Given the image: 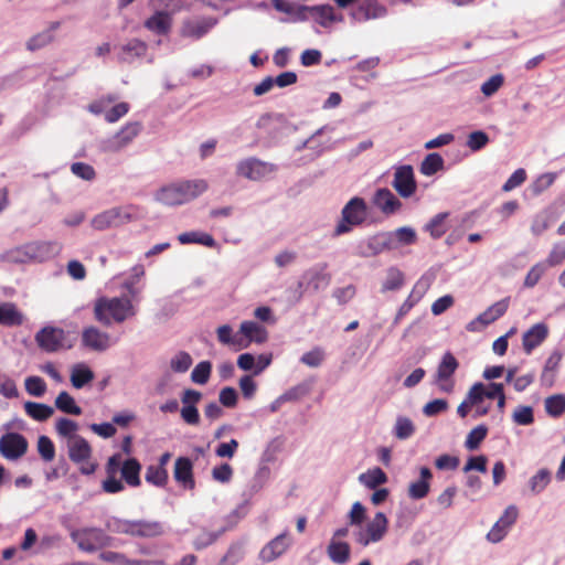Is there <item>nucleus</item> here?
I'll return each instance as SVG.
<instances>
[{
    "mask_svg": "<svg viewBox=\"0 0 565 565\" xmlns=\"http://www.w3.org/2000/svg\"><path fill=\"white\" fill-rule=\"evenodd\" d=\"M488 428L484 425H479L470 430L468 434L465 446L469 450L477 449L483 439L487 437Z\"/></svg>",
    "mask_w": 565,
    "mask_h": 565,
    "instance_id": "obj_50",
    "label": "nucleus"
},
{
    "mask_svg": "<svg viewBox=\"0 0 565 565\" xmlns=\"http://www.w3.org/2000/svg\"><path fill=\"white\" fill-rule=\"evenodd\" d=\"M25 391L34 397H41L46 393L47 386L45 381L40 376H29L24 382Z\"/></svg>",
    "mask_w": 565,
    "mask_h": 565,
    "instance_id": "obj_49",
    "label": "nucleus"
},
{
    "mask_svg": "<svg viewBox=\"0 0 565 565\" xmlns=\"http://www.w3.org/2000/svg\"><path fill=\"white\" fill-rule=\"evenodd\" d=\"M55 429L61 437L72 440L73 437L77 436L76 431L78 429V425L70 418L61 417L55 423Z\"/></svg>",
    "mask_w": 565,
    "mask_h": 565,
    "instance_id": "obj_48",
    "label": "nucleus"
},
{
    "mask_svg": "<svg viewBox=\"0 0 565 565\" xmlns=\"http://www.w3.org/2000/svg\"><path fill=\"white\" fill-rule=\"evenodd\" d=\"M373 203L384 214H393L402 207V202L386 188L375 192Z\"/></svg>",
    "mask_w": 565,
    "mask_h": 565,
    "instance_id": "obj_24",
    "label": "nucleus"
},
{
    "mask_svg": "<svg viewBox=\"0 0 565 565\" xmlns=\"http://www.w3.org/2000/svg\"><path fill=\"white\" fill-rule=\"evenodd\" d=\"M276 171V166L257 158H247L237 162L236 174L250 181H260Z\"/></svg>",
    "mask_w": 565,
    "mask_h": 565,
    "instance_id": "obj_8",
    "label": "nucleus"
},
{
    "mask_svg": "<svg viewBox=\"0 0 565 565\" xmlns=\"http://www.w3.org/2000/svg\"><path fill=\"white\" fill-rule=\"evenodd\" d=\"M444 169V159L437 153H428L420 163L419 171L426 177L436 174Z\"/></svg>",
    "mask_w": 565,
    "mask_h": 565,
    "instance_id": "obj_39",
    "label": "nucleus"
},
{
    "mask_svg": "<svg viewBox=\"0 0 565 565\" xmlns=\"http://www.w3.org/2000/svg\"><path fill=\"white\" fill-rule=\"evenodd\" d=\"M171 14L166 11H157L145 21V28L158 35L168 34L171 30Z\"/></svg>",
    "mask_w": 565,
    "mask_h": 565,
    "instance_id": "obj_27",
    "label": "nucleus"
},
{
    "mask_svg": "<svg viewBox=\"0 0 565 565\" xmlns=\"http://www.w3.org/2000/svg\"><path fill=\"white\" fill-rule=\"evenodd\" d=\"M565 260V242L554 244L551 249L546 264L551 267L562 264Z\"/></svg>",
    "mask_w": 565,
    "mask_h": 565,
    "instance_id": "obj_62",
    "label": "nucleus"
},
{
    "mask_svg": "<svg viewBox=\"0 0 565 565\" xmlns=\"http://www.w3.org/2000/svg\"><path fill=\"white\" fill-rule=\"evenodd\" d=\"M548 337V327L545 323H535L522 337L523 350L526 354L541 345Z\"/></svg>",
    "mask_w": 565,
    "mask_h": 565,
    "instance_id": "obj_22",
    "label": "nucleus"
},
{
    "mask_svg": "<svg viewBox=\"0 0 565 565\" xmlns=\"http://www.w3.org/2000/svg\"><path fill=\"white\" fill-rule=\"evenodd\" d=\"M388 520L383 512L375 513L374 518L366 524L365 531L373 542H380L386 534Z\"/></svg>",
    "mask_w": 565,
    "mask_h": 565,
    "instance_id": "obj_32",
    "label": "nucleus"
},
{
    "mask_svg": "<svg viewBox=\"0 0 565 565\" xmlns=\"http://www.w3.org/2000/svg\"><path fill=\"white\" fill-rule=\"evenodd\" d=\"M192 365V358L188 352L180 351L171 359L170 366L174 372L184 373Z\"/></svg>",
    "mask_w": 565,
    "mask_h": 565,
    "instance_id": "obj_54",
    "label": "nucleus"
},
{
    "mask_svg": "<svg viewBox=\"0 0 565 565\" xmlns=\"http://www.w3.org/2000/svg\"><path fill=\"white\" fill-rule=\"evenodd\" d=\"M305 10L309 13L310 18L324 28L333 22L342 21V15H337L333 7L330 4L306 7Z\"/></svg>",
    "mask_w": 565,
    "mask_h": 565,
    "instance_id": "obj_26",
    "label": "nucleus"
},
{
    "mask_svg": "<svg viewBox=\"0 0 565 565\" xmlns=\"http://www.w3.org/2000/svg\"><path fill=\"white\" fill-rule=\"evenodd\" d=\"M55 407L68 415L78 416L82 408L76 404L74 397L66 391L61 392L55 398Z\"/></svg>",
    "mask_w": 565,
    "mask_h": 565,
    "instance_id": "obj_38",
    "label": "nucleus"
},
{
    "mask_svg": "<svg viewBox=\"0 0 565 565\" xmlns=\"http://www.w3.org/2000/svg\"><path fill=\"white\" fill-rule=\"evenodd\" d=\"M24 411L28 416L38 422H45L54 414L52 406L36 402H25Z\"/></svg>",
    "mask_w": 565,
    "mask_h": 565,
    "instance_id": "obj_37",
    "label": "nucleus"
},
{
    "mask_svg": "<svg viewBox=\"0 0 565 565\" xmlns=\"http://www.w3.org/2000/svg\"><path fill=\"white\" fill-rule=\"evenodd\" d=\"M181 244H201L206 247H215L216 242L211 234L200 232H185L178 236Z\"/></svg>",
    "mask_w": 565,
    "mask_h": 565,
    "instance_id": "obj_40",
    "label": "nucleus"
},
{
    "mask_svg": "<svg viewBox=\"0 0 565 565\" xmlns=\"http://www.w3.org/2000/svg\"><path fill=\"white\" fill-rule=\"evenodd\" d=\"M131 215L124 211L122 207H113L95 215L90 225L97 231H105L113 226H119L128 223Z\"/></svg>",
    "mask_w": 565,
    "mask_h": 565,
    "instance_id": "obj_12",
    "label": "nucleus"
},
{
    "mask_svg": "<svg viewBox=\"0 0 565 565\" xmlns=\"http://www.w3.org/2000/svg\"><path fill=\"white\" fill-rule=\"evenodd\" d=\"M458 361L452 353L444 354L437 369L436 384L441 392L451 393L455 386L452 375L458 369Z\"/></svg>",
    "mask_w": 565,
    "mask_h": 565,
    "instance_id": "obj_11",
    "label": "nucleus"
},
{
    "mask_svg": "<svg viewBox=\"0 0 565 565\" xmlns=\"http://www.w3.org/2000/svg\"><path fill=\"white\" fill-rule=\"evenodd\" d=\"M34 262H44L57 253L56 245L51 242H31Z\"/></svg>",
    "mask_w": 565,
    "mask_h": 565,
    "instance_id": "obj_42",
    "label": "nucleus"
},
{
    "mask_svg": "<svg viewBox=\"0 0 565 565\" xmlns=\"http://www.w3.org/2000/svg\"><path fill=\"white\" fill-rule=\"evenodd\" d=\"M116 341L104 331H100L96 327L84 328L82 332V343L85 348L93 351L103 352L109 349Z\"/></svg>",
    "mask_w": 565,
    "mask_h": 565,
    "instance_id": "obj_16",
    "label": "nucleus"
},
{
    "mask_svg": "<svg viewBox=\"0 0 565 565\" xmlns=\"http://www.w3.org/2000/svg\"><path fill=\"white\" fill-rule=\"evenodd\" d=\"M35 341L45 352H56L64 347L65 332L61 328L44 327L35 334Z\"/></svg>",
    "mask_w": 565,
    "mask_h": 565,
    "instance_id": "obj_14",
    "label": "nucleus"
},
{
    "mask_svg": "<svg viewBox=\"0 0 565 565\" xmlns=\"http://www.w3.org/2000/svg\"><path fill=\"white\" fill-rule=\"evenodd\" d=\"M448 216H449L448 212H443V213L436 214L425 225L424 230L429 233L431 238H434V239L440 238L449 230V225L447 223Z\"/></svg>",
    "mask_w": 565,
    "mask_h": 565,
    "instance_id": "obj_36",
    "label": "nucleus"
},
{
    "mask_svg": "<svg viewBox=\"0 0 565 565\" xmlns=\"http://www.w3.org/2000/svg\"><path fill=\"white\" fill-rule=\"evenodd\" d=\"M367 246L373 255H377L385 249L392 248V237L388 233L376 234L369 239Z\"/></svg>",
    "mask_w": 565,
    "mask_h": 565,
    "instance_id": "obj_46",
    "label": "nucleus"
},
{
    "mask_svg": "<svg viewBox=\"0 0 565 565\" xmlns=\"http://www.w3.org/2000/svg\"><path fill=\"white\" fill-rule=\"evenodd\" d=\"M429 289V282L423 278L416 281L414 285L411 294L406 298V300L402 303L399 307L396 317L395 322L397 323L401 321L413 308L416 306L423 297L426 295V292Z\"/></svg>",
    "mask_w": 565,
    "mask_h": 565,
    "instance_id": "obj_20",
    "label": "nucleus"
},
{
    "mask_svg": "<svg viewBox=\"0 0 565 565\" xmlns=\"http://www.w3.org/2000/svg\"><path fill=\"white\" fill-rule=\"evenodd\" d=\"M545 270H546L545 263H537L534 266H532L525 276L524 286L526 288H533L534 286H536V284L540 281V279L544 275Z\"/></svg>",
    "mask_w": 565,
    "mask_h": 565,
    "instance_id": "obj_56",
    "label": "nucleus"
},
{
    "mask_svg": "<svg viewBox=\"0 0 565 565\" xmlns=\"http://www.w3.org/2000/svg\"><path fill=\"white\" fill-rule=\"evenodd\" d=\"M415 427L407 417H398L395 424V436L398 439L409 438L414 434Z\"/></svg>",
    "mask_w": 565,
    "mask_h": 565,
    "instance_id": "obj_57",
    "label": "nucleus"
},
{
    "mask_svg": "<svg viewBox=\"0 0 565 565\" xmlns=\"http://www.w3.org/2000/svg\"><path fill=\"white\" fill-rule=\"evenodd\" d=\"M489 142V137L486 132L478 130L473 131L468 136L467 146L472 151H478L484 148Z\"/></svg>",
    "mask_w": 565,
    "mask_h": 565,
    "instance_id": "obj_61",
    "label": "nucleus"
},
{
    "mask_svg": "<svg viewBox=\"0 0 565 565\" xmlns=\"http://www.w3.org/2000/svg\"><path fill=\"white\" fill-rule=\"evenodd\" d=\"M94 377V372L84 363H77L71 370V383L74 388H83L90 383Z\"/></svg>",
    "mask_w": 565,
    "mask_h": 565,
    "instance_id": "obj_34",
    "label": "nucleus"
},
{
    "mask_svg": "<svg viewBox=\"0 0 565 565\" xmlns=\"http://www.w3.org/2000/svg\"><path fill=\"white\" fill-rule=\"evenodd\" d=\"M173 477L184 489L193 490L195 488L193 463L190 458L179 457L175 459Z\"/></svg>",
    "mask_w": 565,
    "mask_h": 565,
    "instance_id": "obj_21",
    "label": "nucleus"
},
{
    "mask_svg": "<svg viewBox=\"0 0 565 565\" xmlns=\"http://www.w3.org/2000/svg\"><path fill=\"white\" fill-rule=\"evenodd\" d=\"M513 420L518 425H531L534 422L533 409L530 406H519L513 413Z\"/></svg>",
    "mask_w": 565,
    "mask_h": 565,
    "instance_id": "obj_63",
    "label": "nucleus"
},
{
    "mask_svg": "<svg viewBox=\"0 0 565 565\" xmlns=\"http://www.w3.org/2000/svg\"><path fill=\"white\" fill-rule=\"evenodd\" d=\"M386 14V7L381 4L377 0H363L351 15L354 20L364 22L384 18Z\"/></svg>",
    "mask_w": 565,
    "mask_h": 565,
    "instance_id": "obj_19",
    "label": "nucleus"
},
{
    "mask_svg": "<svg viewBox=\"0 0 565 565\" xmlns=\"http://www.w3.org/2000/svg\"><path fill=\"white\" fill-rule=\"evenodd\" d=\"M510 306V297H505L490 307H488L482 313H480L476 319L471 320L466 329L470 332H479L484 327L491 324L497 321L499 318L504 316Z\"/></svg>",
    "mask_w": 565,
    "mask_h": 565,
    "instance_id": "obj_10",
    "label": "nucleus"
},
{
    "mask_svg": "<svg viewBox=\"0 0 565 565\" xmlns=\"http://www.w3.org/2000/svg\"><path fill=\"white\" fill-rule=\"evenodd\" d=\"M551 481V472L543 468L540 469L531 479L530 488L533 493L542 492Z\"/></svg>",
    "mask_w": 565,
    "mask_h": 565,
    "instance_id": "obj_51",
    "label": "nucleus"
},
{
    "mask_svg": "<svg viewBox=\"0 0 565 565\" xmlns=\"http://www.w3.org/2000/svg\"><path fill=\"white\" fill-rule=\"evenodd\" d=\"M38 452L45 462H51L55 458V446L47 436L39 437Z\"/></svg>",
    "mask_w": 565,
    "mask_h": 565,
    "instance_id": "obj_53",
    "label": "nucleus"
},
{
    "mask_svg": "<svg viewBox=\"0 0 565 565\" xmlns=\"http://www.w3.org/2000/svg\"><path fill=\"white\" fill-rule=\"evenodd\" d=\"M419 479L412 482L408 487V497L413 500H420L428 495L430 491V480L433 473L429 468L422 467L419 470Z\"/></svg>",
    "mask_w": 565,
    "mask_h": 565,
    "instance_id": "obj_23",
    "label": "nucleus"
},
{
    "mask_svg": "<svg viewBox=\"0 0 565 565\" xmlns=\"http://www.w3.org/2000/svg\"><path fill=\"white\" fill-rule=\"evenodd\" d=\"M212 372V363L210 361H202L195 365L191 373L193 383L204 385L209 382Z\"/></svg>",
    "mask_w": 565,
    "mask_h": 565,
    "instance_id": "obj_47",
    "label": "nucleus"
},
{
    "mask_svg": "<svg viewBox=\"0 0 565 565\" xmlns=\"http://www.w3.org/2000/svg\"><path fill=\"white\" fill-rule=\"evenodd\" d=\"M24 322L23 313L13 302L0 303V324L4 327H20Z\"/></svg>",
    "mask_w": 565,
    "mask_h": 565,
    "instance_id": "obj_29",
    "label": "nucleus"
},
{
    "mask_svg": "<svg viewBox=\"0 0 565 565\" xmlns=\"http://www.w3.org/2000/svg\"><path fill=\"white\" fill-rule=\"evenodd\" d=\"M323 360L324 351L319 347H316L312 350L306 352L305 354H302L300 359L301 363L310 367H318L319 365H321Z\"/></svg>",
    "mask_w": 565,
    "mask_h": 565,
    "instance_id": "obj_55",
    "label": "nucleus"
},
{
    "mask_svg": "<svg viewBox=\"0 0 565 565\" xmlns=\"http://www.w3.org/2000/svg\"><path fill=\"white\" fill-rule=\"evenodd\" d=\"M60 28V22H52L50 26L44 30L43 32H40L35 35H33L29 41L26 42V49L29 51H36L39 49H42L50 44L54 36L53 32Z\"/></svg>",
    "mask_w": 565,
    "mask_h": 565,
    "instance_id": "obj_35",
    "label": "nucleus"
},
{
    "mask_svg": "<svg viewBox=\"0 0 565 565\" xmlns=\"http://www.w3.org/2000/svg\"><path fill=\"white\" fill-rule=\"evenodd\" d=\"M141 124L138 121L128 122L118 131L109 143L111 150H119L130 143L141 131Z\"/></svg>",
    "mask_w": 565,
    "mask_h": 565,
    "instance_id": "obj_25",
    "label": "nucleus"
},
{
    "mask_svg": "<svg viewBox=\"0 0 565 565\" xmlns=\"http://www.w3.org/2000/svg\"><path fill=\"white\" fill-rule=\"evenodd\" d=\"M404 274L396 267L386 270V278L382 285V291L398 290L404 285Z\"/></svg>",
    "mask_w": 565,
    "mask_h": 565,
    "instance_id": "obj_43",
    "label": "nucleus"
},
{
    "mask_svg": "<svg viewBox=\"0 0 565 565\" xmlns=\"http://www.w3.org/2000/svg\"><path fill=\"white\" fill-rule=\"evenodd\" d=\"M233 477V468L228 463H222L212 469V478L221 483H227Z\"/></svg>",
    "mask_w": 565,
    "mask_h": 565,
    "instance_id": "obj_64",
    "label": "nucleus"
},
{
    "mask_svg": "<svg viewBox=\"0 0 565 565\" xmlns=\"http://www.w3.org/2000/svg\"><path fill=\"white\" fill-rule=\"evenodd\" d=\"M562 358H563V354L557 350L554 351L547 358L544 369H543V372H542V375H541V380L543 383H547L548 385H552V383L554 381V375L553 374L550 375V373H553L558 369Z\"/></svg>",
    "mask_w": 565,
    "mask_h": 565,
    "instance_id": "obj_44",
    "label": "nucleus"
},
{
    "mask_svg": "<svg viewBox=\"0 0 565 565\" xmlns=\"http://www.w3.org/2000/svg\"><path fill=\"white\" fill-rule=\"evenodd\" d=\"M145 479L156 487H164L169 480L168 470L157 465H150L147 467Z\"/></svg>",
    "mask_w": 565,
    "mask_h": 565,
    "instance_id": "obj_41",
    "label": "nucleus"
},
{
    "mask_svg": "<svg viewBox=\"0 0 565 565\" xmlns=\"http://www.w3.org/2000/svg\"><path fill=\"white\" fill-rule=\"evenodd\" d=\"M392 185L402 198H411L417 190L413 167L409 164L397 167Z\"/></svg>",
    "mask_w": 565,
    "mask_h": 565,
    "instance_id": "obj_13",
    "label": "nucleus"
},
{
    "mask_svg": "<svg viewBox=\"0 0 565 565\" xmlns=\"http://www.w3.org/2000/svg\"><path fill=\"white\" fill-rule=\"evenodd\" d=\"M109 531L134 537L153 539L164 533V526L159 521L122 520L113 518L107 522Z\"/></svg>",
    "mask_w": 565,
    "mask_h": 565,
    "instance_id": "obj_4",
    "label": "nucleus"
},
{
    "mask_svg": "<svg viewBox=\"0 0 565 565\" xmlns=\"http://www.w3.org/2000/svg\"><path fill=\"white\" fill-rule=\"evenodd\" d=\"M239 334L243 343L246 344V349L250 343L263 344L268 340L267 329L252 320H245L239 326Z\"/></svg>",
    "mask_w": 565,
    "mask_h": 565,
    "instance_id": "obj_18",
    "label": "nucleus"
},
{
    "mask_svg": "<svg viewBox=\"0 0 565 565\" xmlns=\"http://www.w3.org/2000/svg\"><path fill=\"white\" fill-rule=\"evenodd\" d=\"M135 315L134 306L128 298H98L94 305V317L103 326L113 322L121 323Z\"/></svg>",
    "mask_w": 565,
    "mask_h": 565,
    "instance_id": "obj_3",
    "label": "nucleus"
},
{
    "mask_svg": "<svg viewBox=\"0 0 565 565\" xmlns=\"http://www.w3.org/2000/svg\"><path fill=\"white\" fill-rule=\"evenodd\" d=\"M29 448L26 438L19 433H7L0 437V455L10 461L22 458Z\"/></svg>",
    "mask_w": 565,
    "mask_h": 565,
    "instance_id": "obj_9",
    "label": "nucleus"
},
{
    "mask_svg": "<svg viewBox=\"0 0 565 565\" xmlns=\"http://www.w3.org/2000/svg\"><path fill=\"white\" fill-rule=\"evenodd\" d=\"M72 540L78 548L85 552H95L110 545L111 537L103 530L96 527L81 529L72 533Z\"/></svg>",
    "mask_w": 565,
    "mask_h": 565,
    "instance_id": "obj_7",
    "label": "nucleus"
},
{
    "mask_svg": "<svg viewBox=\"0 0 565 565\" xmlns=\"http://www.w3.org/2000/svg\"><path fill=\"white\" fill-rule=\"evenodd\" d=\"M366 203L362 198H352L341 211V220L333 231V236H340L361 225L366 218Z\"/></svg>",
    "mask_w": 565,
    "mask_h": 565,
    "instance_id": "obj_5",
    "label": "nucleus"
},
{
    "mask_svg": "<svg viewBox=\"0 0 565 565\" xmlns=\"http://www.w3.org/2000/svg\"><path fill=\"white\" fill-rule=\"evenodd\" d=\"M147 49V44L143 41L131 39L121 46V53L118 58L122 63H131L135 58L145 56Z\"/></svg>",
    "mask_w": 565,
    "mask_h": 565,
    "instance_id": "obj_30",
    "label": "nucleus"
},
{
    "mask_svg": "<svg viewBox=\"0 0 565 565\" xmlns=\"http://www.w3.org/2000/svg\"><path fill=\"white\" fill-rule=\"evenodd\" d=\"M216 337L221 344L227 345L235 351L246 349V344L242 342L239 331L234 333L230 324H222L216 329Z\"/></svg>",
    "mask_w": 565,
    "mask_h": 565,
    "instance_id": "obj_31",
    "label": "nucleus"
},
{
    "mask_svg": "<svg viewBox=\"0 0 565 565\" xmlns=\"http://www.w3.org/2000/svg\"><path fill=\"white\" fill-rule=\"evenodd\" d=\"M71 171L76 177H78L83 180H86V181H90L96 177V172H95L94 168L90 164L85 163V162L72 163Z\"/></svg>",
    "mask_w": 565,
    "mask_h": 565,
    "instance_id": "obj_59",
    "label": "nucleus"
},
{
    "mask_svg": "<svg viewBox=\"0 0 565 565\" xmlns=\"http://www.w3.org/2000/svg\"><path fill=\"white\" fill-rule=\"evenodd\" d=\"M130 109V106L126 102H121L113 106L105 113V120L109 124L118 121L120 118L126 116Z\"/></svg>",
    "mask_w": 565,
    "mask_h": 565,
    "instance_id": "obj_58",
    "label": "nucleus"
},
{
    "mask_svg": "<svg viewBox=\"0 0 565 565\" xmlns=\"http://www.w3.org/2000/svg\"><path fill=\"white\" fill-rule=\"evenodd\" d=\"M328 265L319 264L308 269L303 277L307 279L308 286L312 287L313 290L327 287L331 281V275L327 273Z\"/></svg>",
    "mask_w": 565,
    "mask_h": 565,
    "instance_id": "obj_28",
    "label": "nucleus"
},
{
    "mask_svg": "<svg viewBox=\"0 0 565 565\" xmlns=\"http://www.w3.org/2000/svg\"><path fill=\"white\" fill-rule=\"evenodd\" d=\"M359 479L365 487L375 489L387 481V476L381 468H374L362 473Z\"/></svg>",
    "mask_w": 565,
    "mask_h": 565,
    "instance_id": "obj_45",
    "label": "nucleus"
},
{
    "mask_svg": "<svg viewBox=\"0 0 565 565\" xmlns=\"http://www.w3.org/2000/svg\"><path fill=\"white\" fill-rule=\"evenodd\" d=\"M552 223V217L547 212L539 213L531 225V231L534 235H541L545 232Z\"/></svg>",
    "mask_w": 565,
    "mask_h": 565,
    "instance_id": "obj_60",
    "label": "nucleus"
},
{
    "mask_svg": "<svg viewBox=\"0 0 565 565\" xmlns=\"http://www.w3.org/2000/svg\"><path fill=\"white\" fill-rule=\"evenodd\" d=\"M207 189L209 183L204 179L181 180L161 186L154 198L163 205H182L199 198Z\"/></svg>",
    "mask_w": 565,
    "mask_h": 565,
    "instance_id": "obj_2",
    "label": "nucleus"
},
{
    "mask_svg": "<svg viewBox=\"0 0 565 565\" xmlns=\"http://www.w3.org/2000/svg\"><path fill=\"white\" fill-rule=\"evenodd\" d=\"M518 516V508L515 505H509L488 532L487 539L492 543L502 541L508 534L509 529L515 523Z\"/></svg>",
    "mask_w": 565,
    "mask_h": 565,
    "instance_id": "obj_15",
    "label": "nucleus"
},
{
    "mask_svg": "<svg viewBox=\"0 0 565 565\" xmlns=\"http://www.w3.org/2000/svg\"><path fill=\"white\" fill-rule=\"evenodd\" d=\"M327 554L333 563L345 564L350 559L351 547L349 543L332 537L327 547Z\"/></svg>",
    "mask_w": 565,
    "mask_h": 565,
    "instance_id": "obj_33",
    "label": "nucleus"
},
{
    "mask_svg": "<svg viewBox=\"0 0 565 565\" xmlns=\"http://www.w3.org/2000/svg\"><path fill=\"white\" fill-rule=\"evenodd\" d=\"M291 540L288 532H284L269 541L259 552V559L270 563L280 557L289 548Z\"/></svg>",
    "mask_w": 565,
    "mask_h": 565,
    "instance_id": "obj_17",
    "label": "nucleus"
},
{
    "mask_svg": "<svg viewBox=\"0 0 565 565\" xmlns=\"http://www.w3.org/2000/svg\"><path fill=\"white\" fill-rule=\"evenodd\" d=\"M105 470L107 477L102 483V489L106 493H118L125 489L122 481L117 478L119 471L128 486L136 488L141 484V463L137 458L122 460L121 454H114L108 458Z\"/></svg>",
    "mask_w": 565,
    "mask_h": 565,
    "instance_id": "obj_1",
    "label": "nucleus"
},
{
    "mask_svg": "<svg viewBox=\"0 0 565 565\" xmlns=\"http://www.w3.org/2000/svg\"><path fill=\"white\" fill-rule=\"evenodd\" d=\"M545 411L553 417H558L565 412V396L553 395L545 399Z\"/></svg>",
    "mask_w": 565,
    "mask_h": 565,
    "instance_id": "obj_52",
    "label": "nucleus"
},
{
    "mask_svg": "<svg viewBox=\"0 0 565 565\" xmlns=\"http://www.w3.org/2000/svg\"><path fill=\"white\" fill-rule=\"evenodd\" d=\"M67 454L72 462L78 466L82 475H93L97 469V463L90 461L93 449L89 443L82 436H75L67 440Z\"/></svg>",
    "mask_w": 565,
    "mask_h": 565,
    "instance_id": "obj_6",
    "label": "nucleus"
}]
</instances>
